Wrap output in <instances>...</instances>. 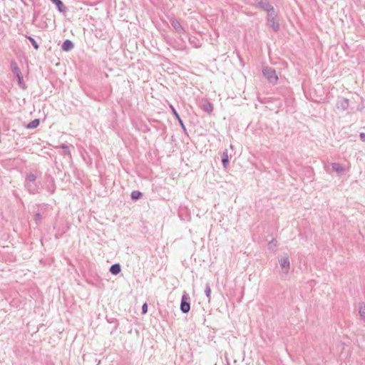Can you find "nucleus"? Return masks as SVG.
Instances as JSON below:
<instances>
[{"label":"nucleus","instance_id":"nucleus-30","mask_svg":"<svg viewBox=\"0 0 365 365\" xmlns=\"http://www.w3.org/2000/svg\"><path fill=\"white\" fill-rule=\"evenodd\" d=\"M62 235H63V233L57 232L55 235V238L56 239H59V238H61L62 237Z\"/></svg>","mask_w":365,"mask_h":365},{"label":"nucleus","instance_id":"nucleus-28","mask_svg":"<svg viewBox=\"0 0 365 365\" xmlns=\"http://www.w3.org/2000/svg\"><path fill=\"white\" fill-rule=\"evenodd\" d=\"M42 218V216L38 212V213H36L35 215H34V220L37 222V221H39L41 220Z\"/></svg>","mask_w":365,"mask_h":365},{"label":"nucleus","instance_id":"nucleus-10","mask_svg":"<svg viewBox=\"0 0 365 365\" xmlns=\"http://www.w3.org/2000/svg\"><path fill=\"white\" fill-rule=\"evenodd\" d=\"M26 187L28 191L31 194L37 193L38 191V187L35 184V182H26Z\"/></svg>","mask_w":365,"mask_h":365},{"label":"nucleus","instance_id":"nucleus-18","mask_svg":"<svg viewBox=\"0 0 365 365\" xmlns=\"http://www.w3.org/2000/svg\"><path fill=\"white\" fill-rule=\"evenodd\" d=\"M130 197L133 200H139L142 197V192L138 190H134L131 192Z\"/></svg>","mask_w":365,"mask_h":365},{"label":"nucleus","instance_id":"nucleus-5","mask_svg":"<svg viewBox=\"0 0 365 365\" xmlns=\"http://www.w3.org/2000/svg\"><path fill=\"white\" fill-rule=\"evenodd\" d=\"M279 264L282 269V273L287 274L290 269V262L288 256H284L279 259Z\"/></svg>","mask_w":365,"mask_h":365},{"label":"nucleus","instance_id":"nucleus-1","mask_svg":"<svg viewBox=\"0 0 365 365\" xmlns=\"http://www.w3.org/2000/svg\"><path fill=\"white\" fill-rule=\"evenodd\" d=\"M263 76L268 80L269 83L275 85L278 81V76L274 68L272 67H264L262 68Z\"/></svg>","mask_w":365,"mask_h":365},{"label":"nucleus","instance_id":"nucleus-19","mask_svg":"<svg viewBox=\"0 0 365 365\" xmlns=\"http://www.w3.org/2000/svg\"><path fill=\"white\" fill-rule=\"evenodd\" d=\"M26 38L29 40L32 46L36 50H38L39 48V45L36 42V41L31 36H26Z\"/></svg>","mask_w":365,"mask_h":365},{"label":"nucleus","instance_id":"nucleus-24","mask_svg":"<svg viewBox=\"0 0 365 365\" xmlns=\"http://www.w3.org/2000/svg\"><path fill=\"white\" fill-rule=\"evenodd\" d=\"M59 147L63 150L64 155L71 156L69 147L68 145H66V144H61Z\"/></svg>","mask_w":365,"mask_h":365},{"label":"nucleus","instance_id":"nucleus-11","mask_svg":"<svg viewBox=\"0 0 365 365\" xmlns=\"http://www.w3.org/2000/svg\"><path fill=\"white\" fill-rule=\"evenodd\" d=\"M110 272L113 275H117L121 272L120 264L118 263H115L110 267L109 269Z\"/></svg>","mask_w":365,"mask_h":365},{"label":"nucleus","instance_id":"nucleus-22","mask_svg":"<svg viewBox=\"0 0 365 365\" xmlns=\"http://www.w3.org/2000/svg\"><path fill=\"white\" fill-rule=\"evenodd\" d=\"M36 180V176L34 173H29L26 175V182H35Z\"/></svg>","mask_w":365,"mask_h":365},{"label":"nucleus","instance_id":"nucleus-20","mask_svg":"<svg viewBox=\"0 0 365 365\" xmlns=\"http://www.w3.org/2000/svg\"><path fill=\"white\" fill-rule=\"evenodd\" d=\"M189 41H190V44H192L194 47H195V48L200 47V44L199 43L197 38H195V37L190 38Z\"/></svg>","mask_w":365,"mask_h":365},{"label":"nucleus","instance_id":"nucleus-17","mask_svg":"<svg viewBox=\"0 0 365 365\" xmlns=\"http://www.w3.org/2000/svg\"><path fill=\"white\" fill-rule=\"evenodd\" d=\"M202 108L205 112L210 113L213 110V106L212 103L206 102L205 103L203 104Z\"/></svg>","mask_w":365,"mask_h":365},{"label":"nucleus","instance_id":"nucleus-3","mask_svg":"<svg viewBox=\"0 0 365 365\" xmlns=\"http://www.w3.org/2000/svg\"><path fill=\"white\" fill-rule=\"evenodd\" d=\"M254 7L260 9L263 11H265L267 12V14L272 12L274 11V6L267 0H261L257 1L255 4L252 5Z\"/></svg>","mask_w":365,"mask_h":365},{"label":"nucleus","instance_id":"nucleus-12","mask_svg":"<svg viewBox=\"0 0 365 365\" xmlns=\"http://www.w3.org/2000/svg\"><path fill=\"white\" fill-rule=\"evenodd\" d=\"M73 43L71 40L66 39L63 41L61 48L64 51H69L73 48Z\"/></svg>","mask_w":365,"mask_h":365},{"label":"nucleus","instance_id":"nucleus-23","mask_svg":"<svg viewBox=\"0 0 365 365\" xmlns=\"http://www.w3.org/2000/svg\"><path fill=\"white\" fill-rule=\"evenodd\" d=\"M205 295L207 297L208 300L210 301V294H211V288H210V283H208V282L206 283V284H205Z\"/></svg>","mask_w":365,"mask_h":365},{"label":"nucleus","instance_id":"nucleus-21","mask_svg":"<svg viewBox=\"0 0 365 365\" xmlns=\"http://www.w3.org/2000/svg\"><path fill=\"white\" fill-rule=\"evenodd\" d=\"M277 246V241L275 239H272L269 243H268V249L269 250H274V248Z\"/></svg>","mask_w":365,"mask_h":365},{"label":"nucleus","instance_id":"nucleus-7","mask_svg":"<svg viewBox=\"0 0 365 365\" xmlns=\"http://www.w3.org/2000/svg\"><path fill=\"white\" fill-rule=\"evenodd\" d=\"M55 6H56V9L60 13H66L67 11V8L63 4V1L61 0H50Z\"/></svg>","mask_w":365,"mask_h":365},{"label":"nucleus","instance_id":"nucleus-4","mask_svg":"<svg viewBox=\"0 0 365 365\" xmlns=\"http://www.w3.org/2000/svg\"><path fill=\"white\" fill-rule=\"evenodd\" d=\"M180 309L183 314H187L190 309V297L187 294H183L182 297Z\"/></svg>","mask_w":365,"mask_h":365},{"label":"nucleus","instance_id":"nucleus-6","mask_svg":"<svg viewBox=\"0 0 365 365\" xmlns=\"http://www.w3.org/2000/svg\"><path fill=\"white\" fill-rule=\"evenodd\" d=\"M170 23L177 32L180 34H184L185 32V29L181 26L180 22L176 18L171 17L170 19Z\"/></svg>","mask_w":365,"mask_h":365},{"label":"nucleus","instance_id":"nucleus-16","mask_svg":"<svg viewBox=\"0 0 365 365\" xmlns=\"http://www.w3.org/2000/svg\"><path fill=\"white\" fill-rule=\"evenodd\" d=\"M331 168L337 173H340L343 172L344 170V167L341 164L337 163H331Z\"/></svg>","mask_w":365,"mask_h":365},{"label":"nucleus","instance_id":"nucleus-29","mask_svg":"<svg viewBox=\"0 0 365 365\" xmlns=\"http://www.w3.org/2000/svg\"><path fill=\"white\" fill-rule=\"evenodd\" d=\"M359 137H360V139L363 142H365V133H361L360 135H359Z\"/></svg>","mask_w":365,"mask_h":365},{"label":"nucleus","instance_id":"nucleus-8","mask_svg":"<svg viewBox=\"0 0 365 365\" xmlns=\"http://www.w3.org/2000/svg\"><path fill=\"white\" fill-rule=\"evenodd\" d=\"M170 108L173 115L178 120V121L179 124L180 125L181 128L185 132L186 131V128H185V125L183 123L182 120L181 119L180 116L179 115L178 113L177 112V110H175L174 106L173 105H171V104L170 105Z\"/></svg>","mask_w":365,"mask_h":365},{"label":"nucleus","instance_id":"nucleus-25","mask_svg":"<svg viewBox=\"0 0 365 365\" xmlns=\"http://www.w3.org/2000/svg\"><path fill=\"white\" fill-rule=\"evenodd\" d=\"M16 78L18 79V84H19V87L21 88L22 89H25L26 85H25V83L24 82L22 75L20 76L19 77H16Z\"/></svg>","mask_w":365,"mask_h":365},{"label":"nucleus","instance_id":"nucleus-9","mask_svg":"<svg viewBox=\"0 0 365 365\" xmlns=\"http://www.w3.org/2000/svg\"><path fill=\"white\" fill-rule=\"evenodd\" d=\"M349 100L346 98H341V100L338 101L336 103V107L338 109H341L342 110H346L349 108Z\"/></svg>","mask_w":365,"mask_h":365},{"label":"nucleus","instance_id":"nucleus-14","mask_svg":"<svg viewBox=\"0 0 365 365\" xmlns=\"http://www.w3.org/2000/svg\"><path fill=\"white\" fill-rule=\"evenodd\" d=\"M229 162H230V160H229L227 150H225V151H223L222 155V163L224 168L226 169L228 167Z\"/></svg>","mask_w":365,"mask_h":365},{"label":"nucleus","instance_id":"nucleus-27","mask_svg":"<svg viewBox=\"0 0 365 365\" xmlns=\"http://www.w3.org/2000/svg\"><path fill=\"white\" fill-rule=\"evenodd\" d=\"M148 312V304L144 303L142 306V314H145Z\"/></svg>","mask_w":365,"mask_h":365},{"label":"nucleus","instance_id":"nucleus-13","mask_svg":"<svg viewBox=\"0 0 365 365\" xmlns=\"http://www.w3.org/2000/svg\"><path fill=\"white\" fill-rule=\"evenodd\" d=\"M11 71L16 77H19L20 76L22 75L21 70L19 69V68L17 66V63L15 61H11Z\"/></svg>","mask_w":365,"mask_h":365},{"label":"nucleus","instance_id":"nucleus-2","mask_svg":"<svg viewBox=\"0 0 365 365\" xmlns=\"http://www.w3.org/2000/svg\"><path fill=\"white\" fill-rule=\"evenodd\" d=\"M267 21L274 32H277L279 30V24L277 20V14L275 10L267 14Z\"/></svg>","mask_w":365,"mask_h":365},{"label":"nucleus","instance_id":"nucleus-15","mask_svg":"<svg viewBox=\"0 0 365 365\" xmlns=\"http://www.w3.org/2000/svg\"><path fill=\"white\" fill-rule=\"evenodd\" d=\"M40 124V120L39 119H34L32 121H31L30 123H29L26 128H28V129H34L36 128H37Z\"/></svg>","mask_w":365,"mask_h":365},{"label":"nucleus","instance_id":"nucleus-26","mask_svg":"<svg viewBox=\"0 0 365 365\" xmlns=\"http://www.w3.org/2000/svg\"><path fill=\"white\" fill-rule=\"evenodd\" d=\"M359 314H360V317L364 319L365 320V305H360V307H359Z\"/></svg>","mask_w":365,"mask_h":365}]
</instances>
